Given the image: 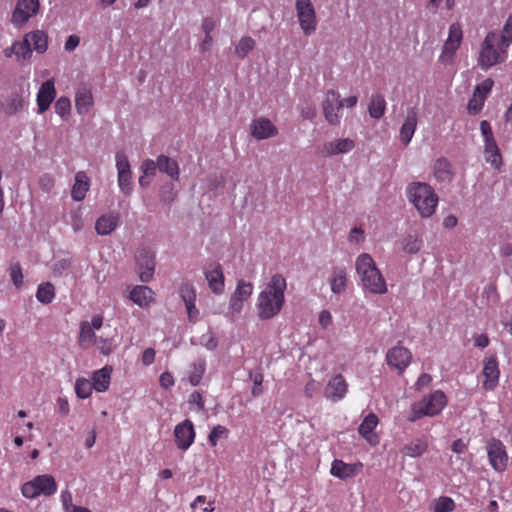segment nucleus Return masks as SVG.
Here are the masks:
<instances>
[{
  "mask_svg": "<svg viewBox=\"0 0 512 512\" xmlns=\"http://www.w3.org/2000/svg\"><path fill=\"white\" fill-rule=\"evenodd\" d=\"M94 104L93 95L90 89L81 87L75 95V108L78 114L85 115Z\"/></svg>",
  "mask_w": 512,
  "mask_h": 512,
  "instance_id": "nucleus-29",
  "label": "nucleus"
},
{
  "mask_svg": "<svg viewBox=\"0 0 512 512\" xmlns=\"http://www.w3.org/2000/svg\"><path fill=\"white\" fill-rule=\"evenodd\" d=\"M94 389L91 380L87 378H78L75 382V393L81 399L88 398Z\"/></svg>",
  "mask_w": 512,
  "mask_h": 512,
  "instance_id": "nucleus-43",
  "label": "nucleus"
},
{
  "mask_svg": "<svg viewBox=\"0 0 512 512\" xmlns=\"http://www.w3.org/2000/svg\"><path fill=\"white\" fill-rule=\"evenodd\" d=\"M26 106V100L19 95L12 96L7 103V111L10 114H15L21 111Z\"/></svg>",
  "mask_w": 512,
  "mask_h": 512,
  "instance_id": "nucleus-51",
  "label": "nucleus"
},
{
  "mask_svg": "<svg viewBox=\"0 0 512 512\" xmlns=\"http://www.w3.org/2000/svg\"><path fill=\"white\" fill-rule=\"evenodd\" d=\"M348 392V384L341 374L333 376L327 383L324 395L327 399L338 402L342 400Z\"/></svg>",
  "mask_w": 512,
  "mask_h": 512,
  "instance_id": "nucleus-20",
  "label": "nucleus"
},
{
  "mask_svg": "<svg viewBox=\"0 0 512 512\" xmlns=\"http://www.w3.org/2000/svg\"><path fill=\"white\" fill-rule=\"evenodd\" d=\"M361 468V463L348 464L342 460L336 459L332 462L330 473L334 477L346 480L356 476Z\"/></svg>",
  "mask_w": 512,
  "mask_h": 512,
  "instance_id": "nucleus-23",
  "label": "nucleus"
},
{
  "mask_svg": "<svg viewBox=\"0 0 512 512\" xmlns=\"http://www.w3.org/2000/svg\"><path fill=\"white\" fill-rule=\"evenodd\" d=\"M253 288L254 287L251 282L240 280L238 281L232 296L239 300L246 301L252 295Z\"/></svg>",
  "mask_w": 512,
  "mask_h": 512,
  "instance_id": "nucleus-44",
  "label": "nucleus"
},
{
  "mask_svg": "<svg viewBox=\"0 0 512 512\" xmlns=\"http://www.w3.org/2000/svg\"><path fill=\"white\" fill-rule=\"evenodd\" d=\"M434 176L440 182H450L453 178L451 164L446 158H438L434 164Z\"/></svg>",
  "mask_w": 512,
  "mask_h": 512,
  "instance_id": "nucleus-34",
  "label": "nucleus"
},
{
  "mask_svg": "<svg viewBox=\"0 0 512 512\" xmlns=\"http://www.w3.org/2000/svg\"><path fill=\"white\" fill-rule=\"evenodd\" d=\"M14 48H16V59L17 61L30 60L32 57V46L28 42L27 35L25 34L22 41H15Z\"/></svg>",
  "mask_w": 512,
  "mask_h": 512,
  "instance_id": "nucleus-40",
  "label": "nucleus"
},
{
  "mask_svg": "<svg viewBox=\"0 0 512 512\" xmlns=\"http://www.w3.org/2000/svg\"><path fill=\"white\" fill-rule=\"evenodd\" d=\"M157 159L159 171L167 174L172 180L178 181L180 171L177 161L166 155H159Z\"/></svg>",
  "mask_w": 512,
  "mask_h": 512,
  "instance_id": "nucleus-32",
  "label": "nucleus"
},
{
  "mask_svg": "<svg viewBox=\"0 0 512 512\" xmlns=\"http://www.w3.org/2000/svg\"><path fill=\"white\" fill-rule=\"evenodd\" d=\"M354 147L355 142L352 139L339 138L323 144L320 152L323 156L331 157L338 154L349 153Z\"/></svg>",
  "mask_w": 512,
  "mask_h": 512,
  "instance_id": "nucleus-21",
  "label": "nucleus"
},
{
  "mask_svg": "<svg viewBox=\"0 0 512 512\" xmlns=\"http://www.w3.org/2000/svg\"><path fill=\"white\" fill-rule=\"evenodd\" d=\"M482 375L484 377V389L487 391H493L498 385L500 376L496 357L490 356L485 358Z\"/></svg>",
  "mask_w": 512,
  "mask_h": 512,
  "instance_id": "nucleus-19",
  "label": "nucleus"
},
{
  "mask_svg": "<svg viewBox=\"0 0 512 512\" xmlns=\"http://www.w3.org/2000/svg\"><path fill=\"white\" fill-rule=\"evenodd\" d=\"M26 35L30 46H32L33 51H36L39 54H43L47 51L48 36L45 32L41 30H35L26 33Z\"/></svg>",
  "mask_w": 512,
  "mask_h": 512,
  "instance_id": "nucleus-33",
  "label": "nucleus"
},
{
  "mask_svg": "<svg viewBox=\"0 0 512 512\" xmlns=\"http://www.w3.org/2000/svg\"><path fill=\"white\" fill-rule=\"evenodd\" d=\"M243 303V300H239L231 295L229 300V312L232 315L239 314L242 311Z\"/></svg>",
  "mask_w": 512,
  "mask_h": 512,
  "instance_id": "nucleus-62",
  "label": "nucleus"
},
{
  "mask_svg": "<svg viewBox=\"0 0 512 512\" xmlns=\"http://www.w3.org/2000/svg\"><path fill=\"white\" fill-rule=\"evenodd\" d=\"M286 289L287 280L281 273H274L263 282L256 300L260 320H270L280 314L285 305Z\"/></svg>",
  "mask_w": 512,
  "mask_h": 512,
  "instance_id": "nucleus-2",
  "label": "nucleus"
},
{
  "mask_svg": "<svg viewBox=\"0 0 512 512\" xmlns=\"http://www.w3.org/2000/svg\"><path fill=\"white\" fill-rule=\"evenodd\" d=\"M295 9L299 25L305 35L309 36L316 31V12L311 0H296Z\"/></svg>",
  "mask_w": 512,
  "mask_h": 512,
  "instance_id": "nucleus-8",
  "label": "nucleus"
},
{
  "mask_svg": "<svg viewBox=\"0 0 512 512\" xmlns=\"http://www.w3.org/2000/svg\"><path fill=\"white\" fill-rule=\"evenodd\" d=\"M55 298V289L50 282L41 283L36 291V299L43 303L49 304Z\"/></svg>",
  "mask_w": 512,
  "mask_h": 512,
  "instance_id": "nucleus-38",
  "label": "nucleus"
},
{
  "mask_svg": "<svg viewBox=\"0 0 512 512\" xmlns=\"http://www.w3.org/2000/svg\"><path fill=\"white\" fill-rule=\"evenodd\" d=\"M90 187V181L84 171H79L75 175V183L71 190V197L74 201H82Z\"/></svg>",
  "mask_w": 512,
  "mask_h": 512,
  "instance_id": "nucleus-30",
  "label": "nucleus"
},
{
  "mask_svg": "<svg viewBox=\"0 0 512 512\" xmlns=\"http://www.w3.org/2000/svg\"><path fill=\"white\" fill-rule=\"evenodd\" d=\"M364 239V231L361 228L354 227L351 229L348 240L351 243H359Z\"/></svg>",
  "mask_w": 512,
  "mask_h": 512,
  "instance_id": "nucleus-64",
  "label": "nucleus"
},
{
  "mask_svg": "<svg viewBox=\"0 0 512 512\" xmlns=\"http://www.w3.org/2000/svg\"><path fill=\"white\" fill-rule=\"evenodd\" d=\"M199 343L210 351L215 350L218 346V342L214 337L213 332L210 330H208L200 337Z\"/></svg>",
  "mask_w": 512,
  "mask_h": 512,
  "instance_id": "nucleus-55",
  "label": "nucleus"
},
{
  "mask_svg": "<svg viewBox=\"0 0 512 512\" xmlns=\"http://www.w3.org/2000/svg\"><path fill=\"white\" fill-rule=\"evenodd\" d=\"M72 265V261L69 258H63L57 260L53 265V274L54 276H63Z\"/></svg>",
  "mask_w": 512,
  "mask_h": 512,
  "instance_id": "nucleus-54",
  "label": "nucleus"
},
{
  "mask_svg": "<svg viewBox=\"0 0 512 512\" xmlns=\"http://www.w3.org/2000/svg\"><path fill=\"white\" fill-rule=\"evenodd\" d=\"M10 277L13 284L19 288L23 284V274L21 266L16 263L10 266Z\"/></svg>",
  "mask_w": 512,
  "mask_h": 512,
  "instance_id": "nucleus-57",
  "label": "nucleus"
},
{
  "mask_svg": "<svg viewBox=\"0 0 512 512\" xmlns=\"http://www.w3.org/2000/svg\"><path fill=\"white\" fill-rule=\"evenodd\" d=\"M463 39L462 28L458 23H453L449 27L448 38L444 43L442 52L439 56V61L444 65H449L453 62L456 51L460 47Z\"/></svg>",
  "mask_w": 512,
  "mask_h": 512,
  "instance_id": "nucleus-9",
  "label": "nucleus"
},
{
  "mask_svg": "<svg viewBox=\"0 0 512 512\" xmlns=\"http://www.w3.org/2000/svg\"><path fill=\"white\" fill-rule=\"evenodd\" d=\"M119 223V215L115 212H110L100 216L95 223V231L98 235L106 236L114 231Z\"/></svg>",
  "mask_w": 512,
  "mask_h": 512,
  "instance_id": "nucleus-27",
  "label": "nucleus"
},
{
  "mask_svg": "<svg viewBox=\"0 0 512 512\" xmlns=\"http://www.w3.org/2000/svg\"><path fill=\"white\" fill-rule=\"evenodd\" d=\"M137 262L139 270V278L142 282H149L155 271L154 254L147 248L138 250Z\"/></svg>",
  "mask_w": 512,
  "mask_h": 512,
  "instance_id": "nucleus-15",
  "label": "nucleus"
},
{
  "mask_svg": "<svg viewBox=\"0 0 512 512\" xmlns=\"http://www.w3.org/2000/svg\"><path fill=\"white\" fill-rule=\"evenodd\" d=\"M54 110L62 119H67L71 112L70 99L66 96L59 97L54 104Z\"/></svg>",
  "mask_w": 512,
  "mask_h": 512,
  "instance_id": "nucleus-45",
  "label": "nucleus"
},
{
  "mask_svg": "<svg viewBox=\"0 0 512 512\" xmlns=\"http://www.w3.org/2000/svg\"><path fill=\"white\" fill-rule=\"evenodd\" d=\"M512 44V14L507 18L501 32L490 31L479 49L477 64L483 71L506 61L508 48Z\"/></svg>",
  "mask_w": 512,
  "mask_h": 512,
  "instance_id": "nucleus-1",
  "label": "nucleus"
},
{
  "mask_svg": "<svg viewBox=\"0 0 512 512\" xmlns=\"http://www.w3.org/2000/svg\"><path fill=\"white\" fill-rule=\"evenodd\" d=\"M188 403L196 411H202L204 409V400L202 394L199 391H194L190 394Z\"/></svg>",
  "mask_w": 512,
  "mask_h": 512,
  "instance_id": "nucleus-60",
  "label": "nucleus"
},
{
  "mask_svg": "<svg viewBox=\"0 0 512 512\" xmlns=\"http://www.w3.org/2000/svg\"><path fill=\"white\" fill-rule=\"evenodd\" d=\"M447 405V397L441 390H435L411 405L408 420L415 422L423 417H434Z\"/></svg>",
  "mask_w": 512,
  "mask_h": 512,
  "instance_id": "nucleus-5",
  "label": "nucleus"
},
{
  "mask_svg": "<svg viewBox=\"0 0 512 512\" xmlns=\"http://www.w3.org/2000/svg\"><path fill=\"white\" fill-rule=\"evenodd\" d=\"M494 81L491 78H486L481 83L476 85L472 97L467 104V111L470 115H477L484 107L485 101L492 91Z\"/></svg>",
  "mask_w": 512,
  "mask_h": 512,
  "instance_id": "nucleus-12",
  "label": "nucleus"
},
{
  "mask_svg": "<svg viewBox=\"0 0 512 512\" xmlns=\"http://www.w3.org/2000/svg\"><path fill=\"white\" fill-rule=\"evenodd\" d=\"M427 442L423 439H417L403 447V453L409 457L415 458L423 455L427 450Z\"/></svg>",
  "mask_w": 512,
  "mask_h": 512,
  "instance_id": "nucleus-39",
  "label": "nucleus"
},
{
  "mask_svg": "<svg viewBox=\"0 0 512 512\" xmlns=\"http://www.w3.org/2000/svg\"><path fill=\"white\" fill-rule=\"evenodd\" d=\"M56 97L55 80L50 78L43 82L38 90L36 102L38 113H45Z\"/></svg>",
  "mask_w": 512,
  "mask_h": 512,
  "instance_id": "nucleus-18",
  "label": "nucleus"
},
{
  "mask_svg": "<svg viewBox=\"0 0 512 512\" xmlns=\"http://www.w3.org/2000/svg\"><path fill=\"white\" fill-rule=\"evenodd\" d=\"M277 132L275 125L266 118L255 119L251 124V134L257 140L273 137Z\"/></svg>",
  "mask_w": 512,
  "mask_h": 512,
  "instance_id": "nucleus-24",
  "label": "nucleus"
},
{
  "mask_svg": "<svg viewBox=\"0 0 512 512\" xmlns=\"http://www.w3.org/2000/svg\"><path fill=\"white\" fill-rule=\"evenodd\" d=\"M206 371V361L203 358H199L194 361L189 368L188 379L192 386L200 384L201 379Z\"/></svg>",
  "mask_w": 512,
  "mask_h": 512,
  "instance_id": "nucleus-36",
  "label": "nucleus"
},
{
  "mask_svg": "<svg viewBox=\"0 0 512 512\" xmlns=\"http://www.w3.org/2000/svg\"><path fill=\"white\" fill-rule=\"evenodd\" d=\"M204 274L211 291L217 295L222 294L225 288L222 266L219 263H211L205 268Z\"/></svg>",
  "mask_w": 512,
  "mask_h": 512,
  "instance_id": "nucleus-17",
  "label": "nucleus"
},
{
  "mask_svg": "<svg viewBox=\"0 0 512 512\" xmlns=\"http://www.w3.org/2000/svg\"><path fill=\"white\" fill-rule=\"evenodd\" d=\"M174 436L178 449L186 451L194 442L195 430L193 423L186 419L177 424L174 429Z\"/></svg>",
  "mask_w": 512,
  "mask_h": 512,
  "instance_id": "nucleus-16",
  "label": "nucleus"
},
{
  "mask_svg": "<svg viewBox=\"0 0 512 512\" xmlns=\"http://www.w3.org/2000/svg\"><path fill=\"white\" fill-rule=\"evenodd\" d=\"M160 386L164 389H169L174 385V377L169 372H163L159 378Z\"/></svg>",
  "mask_w": 512,
  "mask_h": 512,
  "instance_id": "nucleus-63",
  "label": "nucleus"
},
{
  "mask_svg": "<svg viewBox=\"0 0 512 512\" xmlns=\"http://www.w3.org/2000/svg\"><path fill=\"white\" fill-rule=\"evenodd\" d=\"M39 187L45 193H50L54 188L55 180L50 174H44L39 178Z\"/></svg>",
  "mask_w": 512,
  "mask_h": 512,
  "instance_id": "nucleus-59",
  "label": "nucleus"
},
{
  "mask_svg": "<svg viewBox=\"0 0 512 512\" xmlns=\"http://www.w3.org/2000/svg\"><path fill=\"white\" fill-rule=\"evenodd\" d=\"M118 185L124 194L129 195L132 191V172L117 175Z\"/></svg>",
  "mask_w": 512,
  "mask_h": 512,
  "instance_id": "nucleus-52",
  "label": "nucleus"
},
{
  "mask_svg": "<svg viewBox=\"0 0 512 512\" xmlns=\"http://www.w3.org/2000/svg\"><path fill=\"white\" fill-rule=\"evenodd\" d=\"M405 194L408 202L422 218H430L436 212L439 197L429 184L419 181L411 182L406 186Z\"/></svg>",
  "mask_w": 512,
  "mask_h": 512,
  "instance_id": "nucleus-3",
  "label": "nucleus"
},
{
  "mask_svg": "<svg viewBox=\"0 0 512 512\" xmlns=\"http://www.w3.org/2000/svg\"><path fill=\"white\" fill-rule=\"evenodd\" d=\"M39 0H17L12 12L11 23L16 28L23 27L32 17L38 14Z\"/></svg>",
  "mask_w": 512,
  "mask_h": 512,
  "instance_id": "nucleus-10",
  "label": "nucleus"
},
{
  "mask_svg": "<svg viewBox=\"0 0 512 512\" xmlns=\"http://www.w3.org/2000/svg\"><path fill=\"white\" fill-rule=\"evenodd\" d=\"M180 295L185 304H191L196 301V289L191 283H183L180 289Z\"/></svg>",
  "mask_w": 512,
  "mask_h": 512,
  "instance_id": "nucleus-50",
  "label": "nucleus"
},
{
  "mask_svg": "<svg viewBox=\"0 0 512 512\" xmlns=\"http://www.w3.org/2000/svg\"><path fill=\"white\" fill-rule=\"evenodd\" d=\"M158 169V159L156 161L151 159H146L143 161L141 165V170L144 176L153 177L156 174Z\"/></svg>",
  "mask_w": 512,
  "mask_h": 512,
  "instance_id": "nucleus-58",
  "label": "nucleus"
},
{
  "mask_svg": "<svg viewBox=\"0 0 512 512\" xmlns=\"http://www.w3.org/2000/svg\"><path fill=\"white\" fill-rule=\"evenodd\" d=\"M417 122L418 109L416 107L409 108L407 110L405 121L403 122L399 133L400 141L405 146H407L411 142L417 128Z\"/></svg>",
  "mask_w": 512,
  "mask_h": 512,
  "instance_id": "nucleus-22",
  "label": "nucleus"
},
{
  "mask_svg": "<svg viewBox=\"0 0 512 512\" xmlns=\"http://www.w3.org/2000/svg\"><path fill=\"white\" fill-rule=\"evenodd\" d=\"M103 325V317L94 315L90 322L82 321L80 323V331L78 336V344L82 349H88L94 345L97 340L96 331Z\"/></svg>",
  "mask_w": 512,
  "mask_h": 512,
  "instance_id": "nucleus-13",
  "label": "nucleus"
},
{
  "mask_svg": "<svg viewBox=\"0 0 512 512\" xmlns=\"http://www.w3.org/2000/svg\"><path fill=\"white\" fill-rule=\"evenodd\" d=\"M331 292L333 294H343L348 285V274L345 267H333L329 276Z\"/></svg>",
  "mask_w": 512,
  "mask_h": 512,
  "instance_id": "nucleus-25",
  "label": "nucleus"
},
{
  "mask_svg": "<svg viewBox=\"0 0 512 512\" xmlns=\"http://www.w3.org/2000/svg\"><path fill=\"white\" fill-rule=\"evenodd\" d=\"M412 360V354L409 349L397 345L388 350L386 362L391 369H396L399 374L403 373Z\"/></svg>",
  "mask_w": 512,
  "mask_h": 512,
  "instance_id": "nucleus-14",
  "label": "nucleus"
},
{
  "mask_svg": "<svg viewBox=\"0 0 512 512\" xmlns=\"http://www.w3.org/2000/svg\"><path fill=\"white\" fill-rule=\"evenodd\" d=\"M115 161H116L117 175L131 172L130 163L128 161L126 154L123 151L116 152Z\"/></svg>",
  "mask_w": 512,
  "mask_h": 512,
  "instance_id": "nucleus-49",
  "label": "nucleus"
},
{
  "mask_svg": "<svg viewBox=\"0 0 512 512\" xmlns=\"http://www.w3.org/2000/svg\"><path fill=\"white\" fill-rule=\"evenodd\" d=\"M94 345H96L100 353L105 356H108L113 349V341L110 338L98 337Z\"/></svg>",
  "mask_w": 512,
  "mask_h": 512,
  "instance_id": "nucleus-56",
  "label": "nucleus"
},
{
  "mask_svg": "<svg viewBox=\"0 0 512 512\" xmlns=\"http://www.w3.org/2000/svg\"><path fill=\"white\" fill-rule=\"evenodd\" d=\"M344 102L339 92L334 89L327 90L322 100V110L325 120L332 126H337L343 116Z\"/></svg>",
  "mask_w": 512,
  "mask_h": 512,
  "instance_id": "nucleus-7",
  "label": "nucleus"
},
{
  "mask_svg": "<svg viewBox=\"0 0 512 512\" xmlns=\"http://www.w3.org/2000/svg\"><path fill=\"white\" fill-rule=\"evenodd\" d=\"M355 269L365 291L375 295L387 292L386 281L370 254H360L356 258Z\"/></svg>",
  "mask_w": 512,
  "mask_h": 512,
  "instance_id": "nucleus-4",
  "label": "nucleus"
},
{
  "mask_svg": "<svg viewBox=\"0 0 512 512\" xmlns=\"http://www.w3.org/2000/svg\"><path fill=\"white\" fill-rule=\"evenodd\" d=\"M253 387L251 393L254 397H258L263 393L262 383H263V375L261 373H256L253 377Z\"/></svg>",
  "mask_w": 512,
  "mask_h": 512,
  "instance_id": "nucleus-61",
  "label": "nucleus"
},
{
  "mask_svg": "<svg viewBox=\"0 0 512 512\" xmlns=\"http://www.w3.org/2000/svg\"><path fill=\"white\" fill-rule=\"evenodd\" d=\"M129 299L140 307H146L154 300V292L144 285L135 286L129 294Z\"/></svg>",
  "mask_w": 512,
  "mask_h": 512,
  "instance_id": "nucleus-28",
  "label": "nucleus"
},
{
  "mask_svg": "<svg viewBox=\"0 0 512 512\" xmlns=\"http://www.w3.org/2000/svg\"><path fill=\"white\" fill-rule=\"evenodd\" d=\"M57 491V483L49 474L38 475L22 485L21 492L25 498L33 499L40 495L50 496Z\"/></svg>",
  "mask_w": 512,
  "mask_h": 512,
  "instance_id": "nucleus-6",
  "label": "nucleus"
},
{
  "mask_svg": "<svg viewBox=\"0 0 512 512\" xmlns=\"http://www.w3.org/2000/svg\"><path fill=\"white\" fill-rule=\"evenodd\" d=\"M423 246V239L416 234H407L402 239V248L406 253L416 254Z\"/></svg>",
  "mask_w": 512,
  "mask_h": 512,
  "instance_id": "nucleus-37",
  "label": "nucleus"
},
{
  "mask_svg": "<svg viewBox=\"0 0 512 512\" xmlns=\"http://www.w3.org/2000/svg\"><path fill=\"white\" fill-rule=\"evenodd\" d=\"M489 464L497 472H503L508 465L506 447L499 439L492 438L486 446Z\"/></svg>",
  "mask_w": 512,
  "mask_h": 512,
  "instance_id": "nucleus-11",
  "label": "nucleus"
},
{
  "mask_svg": "<svg viewBox=\"0 0 512 512\" xmlns=\"http://www.w3.org/2000/svg\"><path fill=\"white\" fill-rule=\"evenodd\" d=\"M377 425L378 417L374 413H369L358 428L359 434L372 445H376L379 442L377 435L374 433Z\"/></svg>",
  "mask_w": 512,
  "mask_h": 512,
  "instance_id": "nucleus-26",
  "label": "nucleus"
},
{
  "mask_svg": "<svg viewBox=\"0 0 512 512\" xmlns=\"http://www.w3.org/2000/svg\"><path fill=\"white\" fill-rule=\"evenodd\" d=\"M386 111V101L383 95L373 94L370 98L368 112L371 118L380 119Z\"/></svg>",
  "mask_w": 512,
  "mask_h": 512,
  "instance_id": "nucleus-35",
  "label": "nucleus"
},
{
  "mask_svg": "<svg viewBox=\"0 0 512 512\" xmlns=\"http://www.w3.org/2000/svg\"><path fill=\"white\" fill-rule=\"evenodd\" d=\"M112 371L111 366H104L93 373L91 382L94 386V390L97 392H105L108 390Z\"/></svg>",
  "mask_w": 512,
  "mask_h": 512,
  "instance_id": "nucleus-31",
  "label": "nucleus"
},
{
  "mask_svg": "<svg viewBox=\"0 0 512 512\" xmlns=\"http://www.w3.org/2000/svg\"><path fill=\"white\" fill-rule=\"evenodd\" d=\"M455 502L448 496H441L434 501V512H451L455 509Z\"/></svg>",
  "mask_w": 512,
  "mask_h": 512,
  "instance_id": "nucleus-46",
  "label": "nucleus"
},
{
  "mask_svg": "<svg viewBox=\"0 0 512 512\" xmlns=\"http://www.w3.org/2000/svg\"><path fill=\"white\" fill-rule=\"evenodd\" d=\"M485 160L493 168L499 170L502 166V156L498 145H492V147L484 148Z\"/></svg>",
  "mask_w": 512,
  "mask_h": 512,
  "instance_id": "nucleus-41",
  "label": "nucleus"
},
{
  "mask_svg": "<svg viewBox=\"0 0 512 512\" xmlns=\"http://www.w3.org/2000/svg\"><path fill=\"white\" fill-rule=\"evenodd\" d=\"M228 434H229V430L225 426L216 425L215 427H213V429L209 433L208 441L211 444V446L215 447V446H217L218 440L220 438L228 437Z\"/></svg>",
  "mask_w": 512,
  "mask_h": 512,
  "instance_id": "nucleus-48",
  "label": "nucleus"
},
{
  "mask_svg": "<svg viewBox=\"0 0 512 512\" xmlns=\"http://www.w3.org/2000/svg\"><path fill=\"white\" fill-rule=\"evenodd\" d=\"M255 47V41L249 36L242 37L235 47L238 58L244 59Z\"/></svg>",
  "mask_w": 512,
  "mask_h": 512,
  "instance_id": "nucleus-42",
  "label": "nucleus"
},
{
  "mask_svg": "<svg viewBox=\"0 0 512 512\" xmlns=\"http://www.w3.org/2000/svg\"><path fill=\"white\" fill-rule=\"evenodd\" d=\"M70 224L75 232H79L84 227L83 213L80 208L73 210L70 214Z\"/></svg>",
  "mask_w": 512,
  "mask_h": 512,
  "instance_id": "nucleus-53",
  "label": "nucleus"
},
{
  "mask_svg": "<svg viewBox=\"0 0 512 512\" xmlns=\"http://www.w3.org/2000/svg\"><path fill=\"white\" fill-rule=\"evenodd\" d=\"M480 131L484 140V148L492 147V145H497L496 140L493 135V131L490 123L487 120H482L480 122Z\"/></svg>",
  "mask_w": 512,
  "mask_h": 512,
  "instance_id": "nucleus-47",
  "label": "nucleus"
}]
</instances>
